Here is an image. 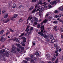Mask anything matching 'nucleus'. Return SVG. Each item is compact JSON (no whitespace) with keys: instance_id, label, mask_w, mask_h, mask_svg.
<instances>
[{"instance_id":"nucleus-1","label":"nucleus","mask_w":63,"mask_h":63,"mask_svg":"<svg viewBox=\"0 0 63 63\" xmlns=\"http://www.w3.org/2000/svg\"><path fill=\"white\" fill-rule=\"evenodd\" d=\"M16 49V47L15 46L13 47L11 51V52L12 53H16V51L15 50Z\"/></svg>"},{"instance_id":"nucleus-2","label":"nucleus","mask_w":63,"mask_h":63,"mask_svg":"<svg viewBox=\"0 0 63 63\" xmlns=\"http://www.w3.org/2000/svg\"><path fill=\"white\" fill-rule=\"evenodd\" d=\"M6 55V56H7V57L9 56L10 54H9V51H6L3 54L2 56H5Z\"/></svg>"},{"instance_id":"nucleus-3","label":"nucleus","mask_w":63,"mask_h":63,"mask_svg":"<svg viewBox=\"0 0 63 63\" xmlns=\"http://www.w3.org/2000/svg\"><path fill=\"white\" fill-rule=\"evenodd\" d=\"M40 28L41 29V33H43L44 32V30L45 29V26H41L40 27Z\"/></svg>"},{"instance_id":"nucleus-4","label":"nucleus","mask_w":63,"mask_h":63,"mask_svg":"<svg viewBox=\"0 0 63 63\" xmlns=\"http://www.w3.org/2000/svg\"><path fill=\"white\" fill-rule=\"evenodd\" d=\"M23 40V42H24V43H25L26 42V38L24 37H23L21 38Z\"/></svg>"},{"instance_id":"nucleus-5","label":"nucleus","mask_w":63,"mask_h":63,"mask_svg":"<svg viewBox=\"0 0 63 63\" xmlns=\"http://www.w3.org/2000/svg\"><path fill=\"white\" fill-rule=\"evenodd\" d=\"M14 41H16L17 42H19V40H18V38H15L13 40Z\"/></svg>"},{"instance_id":"nucleus-6","label":"nucleus","mask_w":63,"mask_h":63,"mask_svg":"<svg viewBox=\"0 0 63 63\" xmlns=\"http://www.w3.org/2000/svg\"><path fill=\"white\" fill-rule=\"evenodd\" d=\"M51 43H52L53 44V43H54L55 42V39L53 38L51 40Z\"/></svg>"},{"instance_id":"nucleus-7","label":"nucleus","mask_w":63,"mask_h":63,"mask_svg":"<svg viewBox=\"0 0 63 63\" xmlns=\"http://www.w3.org/2000/svg\"><path fill=\"white\" fill-rule=\"evenodd\" d=\"M34 20L36 22H38V21H39V20H38V18H37L36 17H35L34 18Z\"/></svg>"},{"instance_id":"nucleus-8","label":"nucleus","mask_w":63,"mask_h":63,"mask_svg":"<svg viewBox=\"0 0 63 63\" xmlns=\"http://www.w3.org/2000/svg\"><path fill=\"white\" fill-rule=\"evenodd\" d=\"M40 4V6L42 5L43 4V2H42V1H40L38 3V5H39Z\"/></svg>"},{"instance_id":"nucleus-9","label":"nucleus","mask_w":63,"mask_h":63,"mask_svg":"<svg viewBox=\"0 0 63 63\" xmlns=\"http://www.w3.org/2000/svg\"><path fill=\"white\" fill-rule=\"evenodd\" d=\"M8 15L7 14H5V15L4 16V17L5 18H7V17H8Z\"/></svg>"},{"instance_id":"nucleus-10","label":"nucleus","mask_w":63,"mask_h":63,"mask_svg":"<svg viewBox=\"0 0 63 63\" xmlns=\"http://www.w3.org/2000/svg\"><path fill=\"white\" fill-rule=\"evenodd\" d=\"M4 30H2L0 32V34H1V35H2V34H3V33H4Z\"/></svg>"},{"instance_id":"nucleus-11","label":"nucleus","mask_w":63,"mask_h":63,"mask_svg":"<svg viewBox=\"0 0 63 63\" xmlns=\"http://www.w3.org/2000/svg\"><path fill=\"white\" fill-rule=\"evenodd\" d=\"M47 58H49L50 57V55L49 54H47Z\"/></svg>"},{"instance_id":"nucleus-12","label":"nucleus","mask_w":63,"mask_h":63,"mask_svg":"<svg viewBox=\"0 0 63 63\" xmlns=\"http://www.w3.org/2000/svg\"><path fill=\"white\" fill-rule=\"evenodd\" d=\"M19 48H20L21 50H24V47H22V46H21Z\"/></svg>"},{"instance_id":"nucleus-13","label":"nucleus","mask_w":63,"mask_h":63,"mask_svg":"<svg viewBox=\"0 0 63 63\" xmlns=\"http://www.w3.org/2000/svg\"><path fill=\"white\" fill-rule=\"evenodd\" d=\"M17 17V14H15L13 15V18H16Z\"/></svg>"},{"instance_id":"nucleus-14","label":"nucleus","mask_w":63,"mask_h":63,"mask_svg":"<svg viewBox=\"0 0 63 63\" xmlns=\"http://www.w3.org/2000/svg\"><path fill=\"white\" fill-rule=\"evenodd\" d=\"M1 42H4L5 40H6V39L4 38H1Z\"/></svg>"},{"instance_id":"nucleus-15","label":"nucleus","mask_w":63,"mask_h":63,"mask_svg":"<svg viewBox=\"0 0 63 63\" xmlns=\"http://www.w3.org/2000/svg\"><path fill=\"white\" fill-rule=\"evenodd\" d=\"M47 19H45L43 21V23H46V22H47Z\"/></svg>"},{"instance_id":"nucleus-16","label":"nucleus","mask_w":63,"mask_h":63,"mask_svg":"<svg viewBox=\"0 0 63 63\" xmlns=\"http://www.w3.org/2000/svg\"><path fill=\"white\" fill-rule=\"evenodd\" d=\"M43 37L44 38H45V39L47 38V35L46 34H44L43 35Z\"/></svg>"},{"instance_id":"nucleus-17","label":"nucleus","mask_w":63,"mask_h":63,"mask_svg":"<svg viewBox=\"0 0 63 63\" xmlns=\"http://www.w3.org/2000/svg\"><path fill=\"white\" fill-rule=\"evenodd\" d=\"M57 28V26H55L54 27V30H55V31H57V29H56V28Z\"/></svg>"},{"instance_id":"nucleus-18","label":"nucleus","mask_w":63,"mask_h":63,"mask_svg":"<svg viewBox=\"0 0 63 63\" xmlns=\"http://www.w3.org/2000/svg\"><path fill=\"white\" fill-rule=\"evenodd\" d=\"M16 46L18 47H19V48H20V47L21 46H20V45L19 44H16Z\"/></svg>"},{"instance_id":"nucleus-19","label":"nucleus","mask_w":63,"mask_h":63,"mask_svg":"<svg viewBox=\"0 0 63 63\" xmlns=\"http://www.w3.org/2000/svg\"><path fill=\"white\" fill-rule=\"evenodd\" d=\"M13 7L14 8H15L16 7V4H14L13 5Z\"/></svg>"},{"instance_id":"nucleus-20","label":"nucleus","mask_w":63,"mask_h":63,"mask_svg":"<svg viewBox=\"0 0 63 63\" xmlns=\"http://www.w3.org/2000/svg\"><path fill=\"white\" fill-rule=\"evenodd\" d=\"M58 23V21H57L56 20L54 21L53 22V23L55 24H57V23Z\"/></svg>"},{"instance_id":"nucleus-21","label":"nucleus","mask_w":63,"mask_h":63,"mask_svg":"<svg viewBox=\"0 0 63 63\" xmlns=\"http://www.w3.org/2000/svg\"><path fill=\"white\" fill-rule=\"evenodd\" d=\"M3 53V51L2 50H1L0 51V55H2Z\"/></svg>"},{"instance_id":"nucleus-22","label":"nucleus","mask_w":63,"mask_h":63,"mask_svg":"<svg viewBox=\"0 0 63 63\" xmlns=\"http://www.w3.org/2000/svg\"><path fill=\"white\" fill-rule=\"evenodd\" d=\"M11 29V28H9V30H10V32H11L13 33V32H14V30H12Z\"/></svg>"},{"instance_id":"nucleus-23","label":"nucleus","mask_w":63,"mask_h":63,"mask_svg":"<svg viewBox=\"0 0 63 63\" xmlns=\"http://www.w3.org/2000/svg\"><path fill=\"white\" fill-rule=\"evenodd\" d=\"M3 23H7L8 22L7 21H5L4 20H3Z\"/></svg>"},{"instance_id":"nucleus-24","label":"nucleus","mask_w":63,"mask_h":63,"mask_svg":"<svg viewBox=\"0 0 63 63\" xmlns=\"http://www.w3.org/2000/svg\"><path fill=\"white\" fill-rule=\"evenodd\" d=\"M54 13L55 14H57L58 12V11L57 10H56L54 11Z\"/></svg>"},{"instance_id":"nucleus-25","label":"nucleus","mask_w":63,"mask_h":63,"mask_svg":"<svg viewBox=\"0 0 63 63\" xmlns=\"http://www.w3.org/2000/svg\"><path fill=\"white\" fill-rule=\"evenodd\" d=\"M25 34L24 33H22L21 34V35L19 36V37H22V36H23Z\"/></svg>"},{"instance_id":"nucleus-26","label":"nucleus","mask_w":63,"mask_h":63,"mask_svg":"<svg viewBox=\"0 0 63 63\" xmlns=\"http://www.w3.org/2000/svg\"><path fill=\"white\" fill-rule=\"evenodd\" d=\"M19 21L20 22H22L23 21V20H22V19L20 18L19 19Z\"/></svg>"},{"instance_id":"nucleus-27","label":"nucleus","mask_w":63,"mask_h":63,"mask_svg":"<svg viewBox=\"0 0 63 63\" xmlns=\"http://www.w3.org/2000/svg\"><path fill=\"white\" fill-rule=\"evenodd\" d=\"M55 58H54L53 57L52 58V61H53L54 60H55V58H56V57H55V56H54Z\"/></svg>"},{"instance_id":"nucleus-28","label":"nucleus","mask_w":63,"mask_h":63,"mask_svg":"<svg viewBox=\"0 0 63 63\" xmlns=\"http://www.w3.org/2000/svg\"><path fill=\"white\" fill-rule=\"evenodd\" d=\"M29 28V26H28L27 27V28L25 31V32L26 31H27V30H28V29Z\"/></svg>"},{"instance_id":"nucleus-29","label":"nucleus","mask_w":63,"mask_h":63,"mask_svg":"<svg viewBox=\"0 0 63 63\" xmlns=\"http://www.w3.org/2000/svg\"><path fill=\"white\" fill-rule=\"evenodd\" d=\"M32 2H33V3L36 2H37V0H32Z\"/></svg>"},{"instance_id":"nucleus-30","label":"nucleus","mask_w":63,"mask_h":63,"mask_svg":"<svg viewBox=\"0 0 63 63\" xmlns=\"http://www.w3.org/2000/svg\"><path fill=\"white\" fill-rule=\"evenodd\" d=\"M54 46L55 47H57V46H58V45L57 44H54Z\"/></svg>"},{"instance_id":"nucleus-31","label":"nucleus","mask_w":63,"mask_h":63,"mask_svg":"<svg viewBox=\"0 0 63 63\" xmlns=\"http://www.w3.org/2000/svg\"><path fill=\"white\" fill-rule=\"evenodd\" d=\"M36 9H35L34 10H33L32 12V13L33 14V13H34L35 12H36Z\"/></svg>"},{"instance_id":"nucleus-32","label":"nucleus","mask_w":63,"mask_h":63,"mask_svg":"<svg viewBox=\"0 0 63 63\" xmlns=\"http://www.w3.org/2000/svg\"><path fill=\"white\" fill-rule=\"evenodd\" d=\"M49 37L50 39H52V38H53V37L52 35H51Z\"/></svg>"},{"instance_id":"nucleus-33","label":"nucleus","mask_w":63,"mask_h":63,"mask_svg":"<svg viewBox=\"0 0 63 63\" xmlns=\"http://www.w3.org/2000/svg\"><path fill=\"white\" fill-rule=\"evenodd\" d=\"M33 7L31 6L30 8V10H31L33 9Z\"/></svg>"},{"instance_id":"nucleus-34","label":"nucleus","mask_w":63,"mask_h":63,"mask_svg":"<svg viewBox=\"0 0 63 63\" xmlns=\"http://www.w3.org/2000/svg\"><path fill=\"white\" fill-rule=\"evenodd\" d=\"M35 54L36 55H39V54L38 52H36Z\"/></svg>"},{"instance_id":"nucleus-35","label":"nucleus","mask_w":63,"mask_h":63,"mask_svg":"<svg viewBox=\"0 0 63 63\" xmlns=\"http://www.w3.org/2000/svg\"><path fill=\"white\" fill-rule=\"evenodd\" d=\"M40 27V25L38 24L37 25V28H39Z\"/></svg>"},{"instance_id":"nucleus-36","label":"nucleus","mask_w":63,"mask_h":63,"mask_svg":"<svg viewBox=\"0 0 63 63\" xmlns=\"http://www.w3.org/2000/svg\"><path fill=\"white\" fill-rule=\"evenodd\" d=\"M48 8H51L52 7V6L51 5H50L49 4L48 5Z\"/></svg>"},{"instance_id":"nucleus-37","label":"nucleus","mask_w":63,"mask_h":63,"mask_svg":"<svg viewBox=\"0 0 63 63\" xmlns=\"http://www.w3.org/2000/svg\"><path fill=\"white\" fill-rule=\"evenodd\" d=\"M17 51H18V52H19V51L20 50V49H19V48H17Z\"/></svg>"},{"instance_id":"nucleus-38","label":"nucleus","mask_w":63,"mask_h":63,"mask_svg":"<svg viewBox=\"0 0 63 63\" xmlns=\"http://www.w3.org/2000/svg\"><path fill=\"white\" fill-rule=\"evenodd\" d=\"M23 6L22 5H20L18 7L19 9H20L21 8H22L23 7Z\"/></svg>"},{"instance_id":"nucleus-39","label":"nucleus","mask_w":63,"mask_h":63,"mask_svg":"<svg viewBox=\"0 0 63 63\" xmlns=\"http://www.w3.org/2000/svg\"><path fill=\"white\" fill-rule=\"evenodd\" d=\"M33 57H34V56H33V55H32L31 56V59L33 58Z\"/></svg>"},{"instance_id":"nucleus-40","label":"nucleus","mask_w":63,"mask_h":63,"mask_svg":"<svg viewBox=\"0 0 63 63\" xmlns=\"http://www.w3.org/2000/svg\"><path fill=\"white\" fill-rule=\"evenodd\" d=\"M37 58V57H34V58H33V60H36V59Z\"/></svg>"},{"instance_id":"nucleus-41","label":"nucleus","mask_w":63,"mask_h":63,"mask_svg":"<svg viewBox=\"0 0 63 63\" xmlns=\"http://www.w3.org/2000/svg\"><path fill=\"white\" fill-rule=\"evenodd\" d=\"M58 59H57L55 61V63H58Z\"/></svg>"},{"instance_id":"nucleus-42","label":"nucleus","mask_w":63,"mask_h":63,"mask_svg":"<svg viewBox=\"0 0 63 63\" xmlns=\"http://www.w3.org/2000/svg\"><path fill=\"white\" fill-rule=\"evenodd\" d=\"M60 59L61 60H63V55H62V57H60Z\"/></svg>"},{"instance_id":"nucleus-43","label":"nucleus","mask_w":63,"mask_h":63,"mask_svg":"<svg viewBox=\"0 0 63 63\" xmlns=\"http://www.w3.org/2000/svg\"><path fill=\"white\" fill-rule=\"evenodd\" d=\"M48 18L49 19H51L52 18V17L51 16H50L48 17Z\"/></svg>"},{"instance_id":"nucleus-44","label":"nucleus","mask_w":63,"mask_h":63,"mask_svg":"<svg viewBox=\"0 0 63 63\" xmlns=\"http://www.w3.org/2000/svg\"><path fill=\"white\" fill-rule=\"evenodd\" d=\"M50 4L51 5H53L54 4V3H53V2H50Z\"/></svg>"},{"instance_id":"nucleus-45","label":"nucleus","mask_w":63,"mask_h":63,"mask_svg":"<svg viewBox=\"0 0 63 63\" xmlns=\"http://www.w3.org/2000/svg\"><path fill=\"white\" fill-rule=\"evenodd\" d=\"M59 54V53H56V55H55L57 57V56H58Z\"/></svg>"},{"instance_id":"nucleus-46","label":"nucleus","mask_w":63,"mask_h":63,"mask_svg":"<svg viewBox=\"0 0 63 63\" xmlns=\"http://www.w3.org/2000/svg\"><path fill=\"white\" fill-rule=\"evenodd\" d=\"M50 39H48L47 40V41L48 42H50Z\"/></svg>"},{"instance_id":"nucleus-47","label":"nucleus","mask_w":63,"mask_h":63,"mask_svg":"<svg viewBox=\"0 0 63 63\" xmlns=\"http://www.w3.org/2000/svg\"><path fill=\"white\" fill-rule=\"evenodd\" d=\"M63 21V20H62L60 19L59 20V22H62Z\"/></svg>"},{"instance_id":"nucleus-48","label":"nucleus","mask_w":63,"mask_h":63,"mask_svg":"<svg viewBox=\"0 0 63 63\" xmlns=\"http://www.w3.org/2000/svg\"><path fill=\"white\" fill-rule=\"evenodd\" d=\"M33 30V27H31L30 29V30L31 31H32Z\"/></svg>"},{"instance_id":"nucleus-49","label":"nucleus","mask_w":63,"mask_h":63,"mask_svg":"<svg viewBox=\"0 0 63 63\" xmlns=\"http://www.w3.org/2000/svg\"><path fill=\"white\" fill-rule=\"evenodd\" d=\"M56 49L57 50H58V49H59V47H56Z\"/></svg>"},{"instance_id":"nucleus-50","label":"nucleus","mask_w":63,"mask_h":63,"mask_svg":"<svg viewBox=\"0 0 63 63\" xmlns=\"http://www.w3.org/2000/svg\"><path fill=\"white\" fill-rule=\"evenodd\" d=\"M47 6H46V5H45L44 6V8H45V9H46V8H47Z\"/></svg>"},{"instance_id":"nucleus-51","label":"nucleus","mask_w":63,"mask_h":63,"mask_svg":"<svg viewBox=\"0 0 63 63\" xmlns=\"http://www.w3.org/2000/svg\"><path fill=\"white\" fill-rule=\"evenodd\" d=\"M2 13L3 14H4L5 13H6V11H2Z\"/></svg>"},{"instance_id":"nucleus-52","label":"nucleus","mask_w":63,"mask_h":63,"mask_svg":"<svg viewBox=\"0 0 63 63\" xmlns=\"http://www.w3.org/2000/svg\"><path fill=\"white\" fill-rule=\"evenodd\" d=\"M53 3H54V4H56V1H54Z\"/></svg>"},{"instance_id":"nucleus-53","label":"nucleus","mask_w":63,"mask_h":63,"mask_svg":"<svg viewBox=\"0 0 63 63\" xmlns=\"http://www.w3.org/2000/svg\"><path fill=\"white\" fill-rule=\"evenodd\" d=\"M31 60V63H32V62H33L34 61L33 60Z\"/></svg>"},{"instance_id":"nucleus-54","label":"nucleus","mask_w":63,"mask_h":63,"mask_svg":"<svg viewBox=\"0 0 63 63\" xmlns=\"http://www.w3.org/2000/svg\"><path fill=\"white\" fill-rule=\"evenodd\" d=\"M61 32H63V29L62 28H61Z\"/></svg>"},{"instance_id":"nucleus-55","label":"nucleus","mask_w":63,"mask_h":63,"mask_svg":"<svg viewBox=\"0 0 63 63\" xmlns=\"http://www.w3.org/2000/svg\"><path fill=\"white\" fill-rule=\"evenodd\" d=\"M23 62H24V63H27V61H26L24 60L23 61Z\"/></svg>"},{"instance_id":"nucleus-56","label":"nucleus","mask_w":63,"mask_h":63,"mask_svg":"<svg viewBox=\"0 0 63 63\" xmlns=\"http://www.w3.org/2000/svg\"><path fill=\"white\" fill-rule=\"evenodd\" d=\"M38 7V4H37L35 6V9H36V8H37Z\"/></svg>"},{"instance_id":"nucleus-57","label":"nucleus","mask_w":63,"mask_h":63,"mask_svg":"<svg viewBox=\"0 0 63 63\" xmlns=\"http://www.w3.org/2000/svg\"><path fill=\"white\" fill-rule=\"evenodd\" d=\"M41 32H38V34H39V35H41Z\"/></svg>"},{"instance_id":"nucleus-58","label":"nucleus","mask_w":63,"mask_h":63,"mask_svg":"<svg viewBox=\"0 0 63 63\" xmlns=\"http://www.w3.org/2000/svg\"><path fill=\"white\" fill-rule=\"evenodd\" d=\"M39 13H41L42 12V11L41 10H40L39 11Z\"/></svg>"},{"instance_id":"nucleus-59","label":"nucleus","mask_w":63,"mask_h":63,"mask_svg":"<svg viewBox=\"0 0 63 63\" xmlns=\"http://www.w3.org/2000/svg\"><path fill=\"white\" fill-rule=\"evenodd\" d=\"M34 23V24H35V25H37V24H38V23H37V22H35Z\"/></svg>"},{"instance_id":"nucleus-60","label":"nucleus","mask_w":63,"mask_h":63,"mask_svg":"<svg viewBox=\"0 0 63 63\" xmlns=\"http://www.w3.org/2000/svg\"><path fill=\"white\" fill-rule=\"evenodd\" d=\"M58 50H56L55 52V53H58Z\"/></svg>"},{"instance_id":"nucleus-61","label":"nucleus","mask_w":63,"mask_h":63,"mask_svg":"<svg viewBox=\"0 0 63 63\" xmlns=\"http://www.w3.org/2000/svg\"><path fill=\"white\" fill-rule=\"evenodd\" d=\"M54 17L56 18H57V17H58V16H57V15H56Z\"/></svg>"},{"instance_id":"nucleus-62","label":"nucleus","mask_w":63,"mask_h":63,"mask_svg":"<svg viewBox=\"0 0 63 63\" xmlns=\"http://www.w3.org/2000/svg\"><path fill=\"white\" fill-rule=\"evenodd\" d=\"M32 44L33 45V46H35V45L36 44V43H34V42H33Z\"/></svg>"},{"instance_id":"nucleus-63","label":"nucleus","mask_w":63,"mask_h":63,"mask_svg":"<svg viewBox=\"0 0 63 63\" xmlns=\"http://www.w3.org/2000/svg\"><path fill=\"white\" fill-rule=\"evenodd\" d=\"M44 33H41V34H40V35H41V36H44Z\"/></svg>"},{"instance_id":"nucleus-64","label":"nucleus","mask_w":63,"mask_h":63,"mask_svg":"<svg viewBox=\"0 0 63 63\" xmlns=\"http://www.w3.org/2000/svg\"><path fill=\"white\" fill-rule=\"evenodd\" d=\"M61 11H63V6L62 7Z\"/></svg>"}]
</instances>
